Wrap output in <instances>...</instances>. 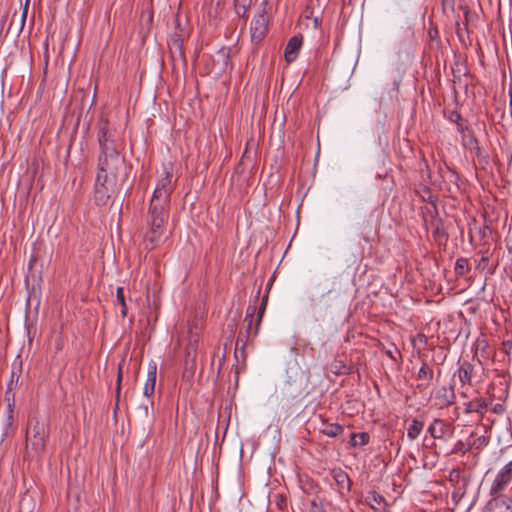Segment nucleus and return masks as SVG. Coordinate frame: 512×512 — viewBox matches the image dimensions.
I'll use <instances>...</instances> for the list:
<instances>
[{"label": "nucleus", "mask_w": 512, "mask_h": 512, "mask_svg": "<svg viewBox=\"0 0 512 512\" xmlns=\"http://www.w3.org/2000/svg\"><path fill=\"white\" fill-rule=\"evenodd\" d=\"M340 368H345V365H342L341 362H336V364H335V369H336L335 373L336 374H340L341 373L340 372Z\"/></svg>", "instance_id": "de8ad7c7"}, {"label": "nucleus", "mask_w": 512, "mask_h": 512, "mask_svg": "<svg viewBox=\"0 0 512 512\" xmlns=\"http://www.w3.org/2000/svg\"><path fill=\"white\" fill-rule=\"evenodd\" d=\"M416 193L420 196L422 201H425L428 204H433V202L438 201V196L434 195L428 186H422L419 190H416Z\"/></svg>", "instance_id": "bb28decb"}, {"label": "nucleus", "mask_w": 512, "mask_h": 512, "mask_svg": "<svg viewBox=\"0 0 512 512\" xmlns=\"http://www.w3.org/2000/svg\"><path fill=\"white\" fill-rule=\"evenodd\" d=\"M49 430L37 417H29L26 429L25 454L29 458L41 457L46 449Z\"/></svg>", "instance_id": "f03ea898"}, {"label": "nucleus", "mask_w": 512, "mask_h": 512, "mask_svg": "<svg viewBox=\"0 0 512 512\" xmlns=\"http://www.w3.org/2000/svg\"><path fill=\"white\" fill-rule=\"evenodd\" d=\"M8 15H9V13L7 11L4 12V13L0 12V44L3 43L4 38L7 35V34L3 33V30H4V27L6 25V22H7V19H8ZM7 31H9V29ZM6 33H8V32H6Z\"/></svg>", "instance_id": "f704fd0d"}, {"label": "nucleus", "mask_w": 512, "mask_h": 512, "mask_svg": "<svg viewBox=\"0 0 512 512\" xmlns=\"http://www.w3.org/2000/svg\"><path fill=\"white\" fill-rule=\"evenodd\" d=\"M473 150L475 151L476 156H481L482 149L480 148L479 143L477 144V148H474Z\"/></svg>", "instance_id": "3c124183"}, {"label": "nucleus", "mask_w": 512, "mask_h": 512, "mask_svg": "<svg viewBox=\"0 0 512 512\" xmlns=\"http://www.w3.org/2000/svg\"><path fill=\"white\" fill-rule=\"evenodd\" d=\"M302 44L303 36L301 34L294 35L288 40L284 51V57L288 64L296 60Z\"/></svg>", "instance_id": "ddd939ff"}, {"label": "nucleus", "mask_w": 512, "mask_h": 512, "mask_svg": "<svg viewBox=\"0 0 512 512\" xmlns=\"http://www.w3.org/2000/svg\"><path fill=\"white\" fill-rule=\"evenodd\" d=\"M365 503L369 505L375 512H385L387 510V502L383 495L375 490H370L365 496Z\"/></svg>", "instance_id": "dca6fc26"}, {"label": "nucleus", "mask_w": 512, "mask_h": 512, "mask_svg": "<svg viewBox=\"0 0 512 512\" xmlns=\"http://www.w3.org/2000/svg\"><path fill=\"white\" fill-rule=\"evenodd\" d=\"M268 17L263 9L251 23V39L253 42H260L267 33Z\"/></svg>", "instance_id": "9d476101"}, {"label": "nucleus", "mask_w": 512, "mask_h": 512, "mask_svg": "<svg viewBox=\"0 0 512 512\" xmlns=\"http://www.w3.org/2000/svg\"><path fill=\"white\" fill-rule=\"evenodd\" d=\"M340 294L335 289H330L325 293H322L318 298L317 301L319 303L323 302L325 303L326 307H330L333 302H335L339 298ZM312 301H316V299H312Z\"/></svg>", "instance_id": "5701e85b"}, {"label": "nucleus", "mask_w": 512, "mask_h": 512, "mask_svg": "<svg viewBox=\"0 0 512 512\" xmlns=\"http://www.w3.org/2000/svg\"><path fill=\"white\" fill-rule=\"evenodd\" d=\"M121 381H122V371L121 367L118 369L117 381H116V407H118L120 392H121Z\"/></svg>", "instance_id": "a19ab883"}, {"label": "nucleus", "mask_w": 512, "mask_h": 512, "mask_svg": "<svg viewBox=\"0 0 512 512\" xmlns=\"http://www.w3.org/2000/svg\"><path fill=\"white\" fill-rule=\"evenodd\" d=\"M431 224L434 227V229L432 231V235H433V238H434L435 242L439 246H444L445 247L447 245V242H448V239H449V234H448V232L446 231V229L444 227L443 220L442 219H437L436 222H431Z\"/></svg>", "instance_id": "6ab92c4d"}, {"label": "nucleus", "mask_w": 512, "mask_h": 512, "mask_svg": "<svg viewBox=\"0 0 512 512\" xmlns=\"http://www.w3.org/2000/svg\"><path fill=\"white\" fill-rule=\"evenodd\" d=\"M183 42L184 39L180 34H174L169 41V48L173 58L175 57L176 54H178L179 58L183 62H186L185 52L183 49Z\"/></svg>", "instance_id": "412c9836"}, {"label": "nucleus", "mask_w": 512, "mask_h": 512, "mask_svg": "<svg viewBox=\"0 0 512 512\" xmlns=\"http://www.w3.org/2000/svg\"><path fill=\"white\" fill-rule=\"evenodd\" d=\"M309 512H328V511L325 508L323 501L318 496H316L310 501Z\"/></svg>", "instance_id": "2f4dec72"}, {"label": "nucleus", "mask_w": 512, "mask_h": 512, "mask_svg": "<svg viewBox=\"0 0 512 512\" xmlns=\"http://www.w3.org/2000/svg\"><path fill=\"white\" fill-rule=\"evenodd\" d=\"M256 310H257L256 305H249L247 307L246 315L244 318V322L247 323L246 331H245V333H243V332L239 333L237 340H236V346H238L240 342L243 344V346H245L246 343L248 342L249 337L251 335L252 323H253L254 314H255ZM265 310H266L265 306H262V305L259 306L258 311H257V319H256V323H255V328L252 332L253 337H255L258 334L259 326L261 324Z\"/></svg>", "instance_id": "423d86ee"}, {"label": "nucleus", "mask_w": 512, "mask_h": 512, "mask_svg": "<svg viewBox=\"0 0 512 512\" xmlns=\"http://www.w3.org/2000/svg\"><path fill=\"white\" fill-rule=\"evenodd\" d=\"M474 365L467 360H464L459 363V367L457 369V376L462 386L471 385V380L474 373Z\"/></svg>", "instance_id": "a211bd4d"}, {"label": "nucleus", "mask_w": 512, "mask_h": 512, "mask_svg": "<svg viewBox=\"0 0 512 512\" xmlns=\"http://www.w3.org/2000/svg\"><path fill=\"white\" fill-rule=\"evenodd\" d=\"M127 167L124 157L118 156L117 160L112 158H98V173L102 176L113 177L115 185L121 188L127 180Z\"/></svg>", "instance_id": "20e7f679"}, {"label": "nucleus", "mask_w": 512, "mask_h": 512, "mask_svg": "<svg viewBox=\"0 0 512 512\" xmlns=\"http://www.w3.org/2000/svg\"><path fill=\"white\" fill-rule=\"evenodd\" d=\"M457 125V130L462 134V139L463 141H465V138H466V132L469 133H472L470 130H469V127L467 125V121L466 120H462L461 122H459Z\"/></svg>", "instance_id": "ea45409f"}, {"label": "nucleus", "mask_w": 512, "mask_h": 512, "mask_svg": "<svg viewBox=\"0 0 512 512\" xmlns=\"http://www.w3.org/2000/svg\"><path fill=\"white\" fill-rule=\"evenodd\" d=\"M464 14H465V20H466V23L464 24V26H465V29L467 30V26H468V15H469V10H468V8H467V7L465 8V12H464Z\"/></svg>", "instance_id": "09e8293b"}, {"label": "nucleus", "mask_w": 512, "mask_h": 512, "mask_svg": "<svg viewBox=\"0 0 512 512\" xmlns=\"http://www.w3.org/2000/svg\"><path fill=\"white\" fill-rule=\"evenodd\" d=\"M487 444V440H486V437L485 436H480L478 437L474 442H473V446L476 448V449H481L483 446H485Z\"/></svg>", "instance_id": "c03bdc74"}, {"label": "nucleus", "mask_w": 512, "mask_h": 512, "mask_svg": "<svg viewBox=\"0 0 512 512\" xmlns=\"http://www.w3.org/2000/svg\"><path fill=\"white\" fill-rule=\"evenodd\" d=\"M331 475L341 497H345L351 490L352 481L349 475L342 469H333Z\"/></svg>", "instance_id": "f8f14e48"}, {"label": "nucleus", "mask_w": 512, "mask_h": 512, "mask_svg": "<svg viewBox=\"0 0 512 512\" xmlns=\"http://www.w3.org/2000/svg\"><path fill=\"white\" fill-rule=\"evenodd\" d=\"M97 138L101 150L98 158L104 157L117 160L120 153L116 147L114 133L109 128V120L107 118H101L98 122Z\"/></svg>", "instance_id": "7ed1b4c3"}, {"label": "nucleus", "mask_w": 512, "mask_h": 512, "mask_svg": "<svg viewBox=\"0 0 512 512\" xmlns=\"http://www.w3.org/2000/svg\"><path fill=\"white\" fill-rule=\"evenodd\" d=\"M453 428L441 419H434L428 427V433L433 439H444L446 435H452Z\"/></svg>", "instance_id": "4468645a"}, {"label": "nucleus", "mask_w": 512, "mask_h": 512, "mask_svg": "<svg viewBox=\"0 0 512 512\" xmlns=\"http://www.w3.org/2000/svg\"><path fill=\"white\" fill-rule=\"evenodd\" d=\"M422 213H423V220H424V223L427 225V218L426 216H430L432 218V221L431 222H436L437 219H440L439 218V212H438V207H437V202H433V204H428V206H425L424 208H422Z\"/></svg>", "instance_id": "a878e982"}, {"label": "nucleus", "mask_w": 512, "mask_h": 512, "mask_svg": "<svg viewBox=\"0 0 512 512\" xmlns=\"http://www.w3.org/2000/svg\"><path fill=\"white\" fill-rule=\"evenodd\" d=\"M467 485H468V479L463 478L462 479V485L461 486H456L455 490L452 492V499L455 501L456 504L465 495Z\"/></svg>", "instance_id": "c756f323"}, {"label": "nucleus", "mask_w": 512, "mask_h": 512, "mask_svg": "<svg viewBox=\"0 0 512 512\" xmlns=\"http://www.w3.org/2000/svg\"><path fill=\"white\" fill-rule=\"evenodd\" d=\"M505 411V408L502 404H496L493 407V412L496 414H502Z\"/></svg>", "instance_id": "49530a36"}, {"label": "nucleus", "mask_w": 512, "mask_h": 512, "mask_svg": "<svg viewBox=\"0 0 512 512\" xmlns=\"http://www.w3.org/2000/svg\"><path fill=\"white\" fill-rule=\"evenodd\" d=\"M252 0H234L235 12L240 18L247 17Z\"/></svg>", "instance_id": "cd10ccee"}, {"label": "nucleus", "mask_w": 512, "mask_h": 512, "mask_svg": "<svg viewBox=\"0 0 512 512\" xmlns=\"http://www.w3.org/2000/svg\"><path fill=\"white\" fill-rule=\"evenodd\" d=\"M434 375L433 368L427 361L423 360L418 371L413 373V377L416 381L414 386L415 392L424 393L432 385Z\"/></svg>", "instance_id": "0eeeda50"}, {"label": "nucleus", "mask_w": 512, "mask_h": 512, "mask_svg": "<svg viewBox=\"0 0 512 512\" xmlns=\"http://www.w3.org/2000/svg\"><path fill=\"white\" fill-rule=\"evenodd\" d=\"M117 302L121 305V316L125 318L127 316V304L124 296V288L118 287L116 291Z\"/></svg>", "instance_id": "7c9ffc66"}, {"label": "nucleus", "mask_w": 512, "mask_h": 512, "mask_svg": "<svg viewBox=\"0 0 512 512\" xmlns=\"http://www.w3.org/2000/svg\"><path fill=\"white\" fill-rule=\"evenodd\" d=\"M501 351L510 357V354L512 352V340H505L502 342Z\"/></svg>", "instance_id": "37998d69"}, {"label": "nucleus", "mask_w": 512, "mask_h": 512, "mask_svg": "<svg viewBox=\"0 0 512 512\" xmlns=\"http://www.w3.org/2000/svg\"><path fill=\"white\" fill-rule=\"evenodd\" d=\"M387 355H388L389 357H391V358H394V357H393V355H392V353H391L390 351H387Z\"/></svg>", "instance_id": "864d4df0"}, {"label": "nucleus", "mask_w": 512, "mask_h": 512, "mask_svg": "<svg viewBox=\"0 0 512 512\" xmlns=\"http://www.w3.org/2000/svg\"><path fill=\"white\" fill-rule=\"evenodd\" d=\"M157 377V365L155 362H150L148 365L147 379L144 385L143 394L146 397H151L155 392Z\"/></svg>", "instance_id": "f3484780"}, {"label": "nucleus", "mask_w": 512, "mask_h": 512, "mask_svg": "<svg viewBox=\"0 0 512 512\" xmlns=\"http://www.w3.org/2000/svg\"><path fill=\"white\" fill-rule=\"evenodd\" d=\"M463 142H464L465 147L469 148L470 150L477 148V144L479 143L473 133H469L466 136L465 141H463Z\"/></svg>", "instance_id": "58836bf2"}, {"label": "nucleus", "mask_w": 512, "mask_h": 512, "mask_svg": "<svg viewBox=\"0 0 512 512\" xmlns=\"http://www.w3.org/2000/svg\"><path fill=\"white\" fill-rule=\"evenodd\" d=\"M150 409H153V402L149 404L141 405L137 408V417L141 420H146L149 418Z\"/></svg>", "instance_id": "72a5a7b5"}, {"label": "nucleus", "mask_w": 512, "mask_h": 512, "mask_svg": "<svg viewBox=\"0 0 512 512\" xmlns=\"http://www.w3.org/2000/svg\"><path fill=\"white\" fill-rule=\"evenodd\" d=\"M12 424H13V410L11 408V404H8V417H7V425L5 432L3 434V438L9 436L12 430Z\"/></svg>", "instance_id": "4c0bfd02"}, {"label": "nucleus", "mask_w": 512, "mask_h": 512, "mask_svg": "<svg viewBox=\"0 0 512 512\" xmlns=\"http://www.w3.org/2000/svg\"><path fill=\"white\" fill-rule=\"evenodd\" d=\"M492 496L485 505L483 512H512L511 498L500 493Z\"/></svg>", "instance_id": "9b49d317"}, {"label": "nucleus", "mask_w": 512, "mask_h": 512, "mask_svg": "<svg viewBox=\"0 0 512 512\" xmlns=\"http://www.w3.org/2000/svg\"><path fill=\"white\" fill-rule=\"evenodd\" d=\"M489 404H490V402L486 401L482 397L475 398V399L464 404L465 413L466 414L479 413L481 415H484Z\"/></svg>", "instance_id": "aec40b11"}, {"label": "nucleus", "mask_w": 512, "mask_h": 512, "mask_svg": "<svg viewBox=\"0 0 512 512\" xmlns=\"http://www.w3.org/2000/svg\"><path fill=\"white\" fill-rule=\"evenodd\" d=\"M229 57V50L226 48H221L217 52V61L221 62L223 67H226L228 65Z\"/></svg>", "instance_id": "c9c22d12"}, {"label": "nucleus", "mask_w": 512, "mask_h": 512, "mask_svg": "<svg viewBox=\"0 0 512 512\" xmlns=\"http://www.w3.org/2000/svg\"><path fill=\"white\" fill-rule=\"evenodd\" d=\"M267 302H268V293H267V294H265V295L263 296V298H262V301H261V304H260V305H262V306H265V307H266V306H267Z\"/></svg>", "instance_id": "8fccbe9b"}, {"label": "nucleus", "mask_w": 512, "mask_h": 512, "mask_svg": "<svg viewBox=\"0 0 512 512\" xmlns=\"http://www.w3.org/2000/svg\"><path fill=\"white\" fill-rule=\"evenodd\" d=\"M325 427L320 429V432L328 437H337L343 433L344 428L338 423H324Z\"/></svg>", "instance_id": "4be33fe9"}, {"label": "nucleus", "mask_w": 512, "mask_h": 512, "mask_svg": "<svg viewBox=\"0 0 512 512\" xmlns=\"http://www.w3.org/2000/svg\"><path fill=\"white\" fill-rule=\"evenodd\" d=\"M172 177L171 172H165L164 177L159 180L150 200L146 219L148 229L144 234L143 241L145 249L148 251H152L160 245L166 231V224L169 219L170 196L175 188Z\"/></svg>", "instance_id": "f257e3e1"}, {"label": "nucleus", "mask_w": 512, "mask_h": 512, "mask_svg": "<svg viewBox=\"0 0 512 512\" xmlns=\"http://www.w3.org/2000/svg\"><path fill=\"white\" fill-rule=\"evenodd\" d=\"M444 116L451 122L458 124L463 120L461 114L456 109H445Z\"/></svg>", "instance_id": "473e14b6"}, {"label": "nucleus", "mask_w": 512, "mask_h": 512, "mask_svg": "<svg viewBox=\"0 0 512 512\" xmlns=\"http://www.w3.org/2000/svg\"><path fill=\"white\" fill-rule=\"evenodd\" d=\"M448 480L454 486H460L459 483L461 481V470L460 469H452L449 473Z\"/></svg>", "instance_id": "e433bc0d"}, {"label": "nucleus", "mask_w": 512, "mask_h": 512, "mask_svg": "<svg viewBox=\"0 0 512 512\" xmlns=\"http://www.w3.org/2000/svg\"><path fill=\"white\" fill-rule=\"evenodd\" d=\"M454 385L441 386L435 391V399L441 407H449L455 402Z\"/></svg>", "instance_id": "2eb2a0df"}, {"label": "nucleus", "mask_w": 512, "mask_h": 512, "mask_svg": "<svg viewBox=\"0 0 512 512\" xmlns=\"http://www.w3.org/2000/svg\"><path fill=\"white\" fill-rule=\"evenodd\" d=\"M370 436L367 432L351 433L350 443L353 447L365 446L369 443Z\"/></svg>", "instance_id": "393cba45"}, {"label": "nucleus", "mask_w": 512, "mask_h": 512, "mask_svg": "<svg viewBox=\"0 0 512 512\" xmlns=\"http://www.w3.org/2000/svg\"><path fill=\"white\" fill-rule=\"evenodd\" d=\"M11 384H12V381L10 382V384L8 385V390L6 391V399L9 401V394H10V391H11Z\"/></svg>", "instance_id": "603ef678"}, {"label": "nucleus", "mask_w": 512, "mask_h": 512, "mask_svg": "<svg viewBox=\"0 0 512 512\" xmlns=\"http://www.w3.org/2000/svg\"><path fill=\"white\" fill-rule=\"evenodd\" d=\"M424 427V422L414 418L407 429V437L410 440H415L421 433Z\"/></svg>", "instance_id": "b1692460"}, {"label": "nucleus", "mask_w": 512, "mask_h": 512, "mask_svg": "<svg viewBox=\"0 0 512 512\" xmlns=\"http://www.w3.org/2000/svg\"><path fill=\"white\" fill-rule=\"evenodd\" d=\"M29 2H30V0H26L25 5L23 7L22 16H21V28H20L21 30L23 29L24 24H25V20H26L27 13H28Z\"/></svg>", "instance_id": "a18cd8bd"}, {"label": "nucleus", "mask_w": 512, "mask_h": 512, "mask_svg": "<svg viewBox=\"0 0 512 512\" xmlns=\"http://www.w3.org/2000/svg\"><path fill=\"white\" fill-rule=\"evenodd\" d=\"M471 449V446H468L466 447L465 444L462 442V441H458L456 444H455V447L454 449L452 450L451 453H462V454H465L467 453L469 450Z\"/></svg>", "instance_id": "79ce46f5"}, {"label": "nucleus", "mask_w": 512, "mask_h": 512, "mask_svg": "<svg viewBox=\"0 0 512 512\" xmlns=\"http://www.w3.org/2000/svg\"><path fill=\"white\" fill-rule=\"evenodd\" d=\"M119 185H115L113 177L102 176V173H97L94 185V201L98 206H105L110 198L119 193Z\"/></svg>", "instance_id": "39448f33"}, {"label": "nucleus", "mask_w": 512, "mask_h": 512, "mask_svg": "<svg viewBox=\"0 0 512 512\" xmlns=\"http://www.w3.org/2000/svg\"><path fill=\"white\" fill-rule=\"evenodd\" d=\"M288 377L283 385V392L291 397L297 398L302 395L305 390V385L303 381V373H300L298 377V371H292V369L287 371Z\"/></svg>", "instance_id": "6e6552de"}, {"label": "nucleus", "mask_w": 512, "mask_h": 512, "mask_svg": "<svg viewBox=\"0 0 512 512\" xmlns=\"http://www.w3.org/2000/svg\"><path fill=\"white\" fill-rule=\"evenodd\" d=\"M512 480V460L507 463L496 475L491 488L490 494L496 495L501 493Z\"/></svg>", "instance_id": "1a4fd4ad"}, {"label": "nucleus", "mask_w": 512, "mask_h": 512, "mask_svg": "<svg viewBox=\"0 0 512 512\" xmlns=\"http://www.w3.org/2000/svg\"><path fill=\"white\" fill-rule=\"evenodd\" d=\"M455 273L458 276H464L469 270V262L467 258H458L454 267Z\"/></svg>", "instance_id": "c85d7f7f"}]
</instances>
